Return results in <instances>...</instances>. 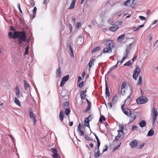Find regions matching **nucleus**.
<instances>
[{
    "mask_svg": "<svg viewBox=\"0 0 158 158\" xmlns=\"http://www.w3.org/2000/svg\"><path fill=\"white\" fill-rule=\"evenodd\" d=\"M106 46L113 48L115 46L114 42L112 40L106 39L103 42Z\"/></svg>",
    "mask_w": 158,
    "mask_h": 158,
    "instance_id": "1",
    "label": "nucleus"
},
{
    "mask_svg": "<svg viewBox=\"0 0 158 158\" xmlns=\"http://www.w3.org/2000/svg\"><path fill=\"white\" fill-rule=\"evenodd\" d=\"M29 116L30 118L33 120V124L35 125L36 123V114H35L33 113V111L31 108L29 110Z\"/></svg>",
    "mask_w": 158,
    "mask_h": 158,
    "instance_id": "2",
    "label": "nucleus"
},
{
    "mask_svg": "<svg viewBox=\"0 0 158 158\" xmlns=\"http://www.w3.org/2000/svg\"><path fill=\"white\" fill-rule=\"evenodd\" d=\"M27 36L24 31H20L19 35L18 40H20L24 42L26 40Z\"/></svg>",
    "mask_w": 158,
    "mask_h": 158,
    "instance_id": "3",
    "label": "nucleus"
},
{
    "mask_svg": "<svg viewBox=\"0 0 158 158\" xmlns=\"http://www.w3.org/2000/svg\"><path fill=\"white\" fill-rule=\"evenodd\" d=\"M158 114V112L156 109L154 107L152 108L151 110V115L152 117L153 120L152 122L153 123L154 122L155 120L156 119V118Z\"/></svg>",
    "mask_w": 158,
    "mask_h": 158,
    "instance_id": "4",
    "label": "nucleus"
},
{
    "mask_svg": "<svg viewBox=\"0 0 158 158\" xmlns=\"http://www.w3.org/2000/svg\"><path fill=\"white\" fill-rule=\"evenodd\" d=\"M147 98L144 97H140L138 98L136 100V102L139 104H144L147 102Z\"/></svg>",
    "mask_w": 158,
    "mask_h": 158,
    "instance_id": "5",
    "label": "nucleus"
},
{
    "mask_svg": "<svg viewBox=\"0 0 158 158\" xmlns=\"http://www.w3.org/2000/svg\"><path fill=\"white\" fill-rule=\"evenodd\" d=\"M131 44H130V45L128 46V47L127 48L126 50L125 51L124 53V55L123 56L122 59V60H124L127 57V54L129 53V51L131 50Z\"/></svg>",
    "mask_w": 158,
    "mask_h": 158,
    "instance_id": "6",
    "label": "nucleus"
},
{
    "mask_svg": "<svg viewBox=\"0 0 158 158\" xmlns=\"http://www.w3.org/2000/svg\"><path fill=\"white\" fill-rule=\"evenodd\" d=\"M127 86V85L125 81H123L121 85L120 93L122 94H124L125 93L124 89Z\"/></svg>",
    "mask_w": 158,
    "mask_h": 158,
    "instance_id": "7",
    "label": "nucleus"
},
{
    "mask_svg": "<svg viewBox=\"0 0 158 158\" xmlns=\"http://www.w3.org/2000/svg\"><path fill=\"white\" fill-rule=\"evenodd\" d=\"M112 52V48L110 47H105L103 50V52L106 54H110Z\"/></svg>",
    "mask_w": 158,
    "mask_h": 158,
    "instance_id": "8",
    "label": "nucleus"
},
{
    "mask_svg": "<svg viewBox=\"0 0 158 158\" xmlns=\"http://www.w3.org/2000/svg\"><path fill=\"white\" fill-rule=\"evenodd\" d=\"M51 151L53 155H52V156L53 158H59V156H58L57 154V152L55 148H52L51 149Z\"/></svg>",
    "mask_w": 158,
    "mask_h": 158,
    "instance_id": "9",
    "label": "nucleus"
},
{
    "mask_svg": "<svg viewBox=\"0 0 158 158\" xmlns=\"http://www.w3.org/2000/svg\"><path fill=\"white\" fill-rule=\"evenodd\" d=\"M128 117L129 119V122L131 123L136 119V116L134 113L131 112L128 115Z\"/></svg>",
    "mask_w": 158,
    "mask_h": 158,
    "instance_id": "10",
    "label": "nucleus"
},
{
    "mask_svg": "<svg viewBox=\"0 0 158 158\" xmlns=\"http://www.w3.org/2000/svg\"><path fill=\"white\" fill-rule=\"evenodd\" d=\"M134 0H127L124 3V5L126 6H131L134 2Z\"/></svg>",
    "mask_w": 158,
    "mask_h": 158,
    "instance_id": "11",
    "label": "nucleus"
},
{
    "mask_svg": "<svg viewBox=\"0 0 158 158\" xmlns=\"http://www.w3.org/2000/svg\"><path fill=\"white\" fill-rule=\"evenodd\" d=\"M138 142L136 140H134L133 141L131 142L130 143V145L131 148H133L136 147L137 144Z\"/></svg>",
    "mask_w": 158,
    "mask_h": 158,
    "instance_id": "12",
    "label": "nucleus"
},
{
    "mask_svg": "<svg viewBox=\"0 0 158 158\" xmlns=\"http://www.w3.org/2000/svg\"><path fill=\"white\" fill-rule=\"evenodd\" d=\"M118 134L116 137L114 141H115V140L117 141L118 140L119 138H120L122 136V135H123V131H118Z\"/></svg>",
    "mask_w": 158,
    "mask_h": 158,
    "instance_id": "13",
    "label": "nucleus"
},
{
    "mask_svg": "<svg viewBox=\"0 0 158 158\" xmlns=\"http://www.w3.org/2000/svg\"><path fill=\"white\" fill-rule=\"evenodd\" d=\"M97 150V152H95L94 157L95 158H98L101 155V154L100 153L99 148H98V146H97V147L95 149V150Z\"/></svg>",
    "mask_w": 158,
    "mask_h": 158,
    "instance_id": "14",
    "label": "nucleus"
},
{
    "mask_svg": "<svg viewBox=\"0 0 158 158\" xmlns=\"http://www.w3.org/2000/svg\"><path fill=\"white\" fill-rule=\"evenodd\" d=\"M64 117V111L63 110H61L59 114V118L60 120L63 122Z\"/></svg>",
    "mask_w": 158,
    "mask_h": 158,
    "instance_id": "15",
    "label": "nucleus"
},
{
    "mask_svg": "<svg viewBox=\"0 0 158 158\" xmlns=\"http://www.w3.org/2000/svg\"><path fill=\"white\" fill-rule=\"evenodd\" d=\"M119 28V27L118 25H116L114 26L110 27L109 29L110 31L114 32L117 31Z\"/></svg>",
    "mask_w": 158,
    "mask_h": 158,
    "instance_id": "16",
    "label": "nucleus"
},
{
    "mask_svg": "<svg viewBox=\"0 0 158 158\" xmlns=\"http://www.w3.org/2000/svg\"><path fill=\"white\" fill-rule=\"evenodd\" d=\"M19 32L20 31H15L12 35V38L14 39H15L18 37Z\"/></svg>",
    "mask_w": 158,
    "mask_h": 158,
    "instance_id": "17",
    "label": "nucleus"
},
{
    "mask_svg": "<svg viewBox=\"0 0 158 158\" xmlns=\"http://www.w3.org/2000/svg\"><path fill=\"white\" fill-rule=\"evenodd\" d=\"M80 97L81 99H85L86 94H85V92L84 91H81L80 92Z\"/></svg>",
    "mask_w": 158,
    "mask_h": 158,
    "instance_id": "18",
    "label": "nucleus"
},
{
    "mask_svg": "<svg viewBox=\"0 0 158 158\" xmlns=\"http://www.w3.org/2000/svg\"><path fill=\"white\" fill-rule=\"evenodd\" d=\"M89 117H90V115H89L88 118H86L84 121L85 125L87 127H89Z\"/></svg>",
    "mask_w": 158,
    "mask_h": 158,
    "instance_id": "19",
    "label": "nucleus"
},
{
    "mask_svg": "<svg viewBox=\"0 0 158 158\" xmlns=\"http://www.w3.org/2000/svg\"><path fill=\"white\" fill-rule=\"evenodd\" d=\"M56 75L57 77H59L61 76V68L59 67L56 70Z\"/></svg>",
    "mask_w": 158,
    "mask_h": 158,
    "instance_id": "20",
    "label": "nucleus"
},
{
    "mask_svg": "<svg viewBox=\"0 0 158 158\" xmlns=\"http://www.w3.org/2000/svg\"><path fill=\"white\" fill-rule=\"evenodd\" d=\"M123 112L127 116L129 115V114H131V112L130 110L128 108H127L125 110H123Z\"/></svg>",
    "mask_w": 158,
    "mask_h": 158,
    "instance_id": "21",
    "label": "nucleus"
},
{
    "mask_svg": "<svg viewBox=\"0 0 158 158\" xmlns=\"http://www.w3.org/2000/svg\"><path fill=\"white\" fill-rule=\"evenodd\" d=\"M76 0H73L72 2L69 6V9H72L74 7Z\"/></svg>",
    "mask_w": 158,
    "mask_h": 158,
    "instance_id": "22",
    "label": "nucleus"
},
{
    "mask_svg": "<svg viewBox=\"0 0 158 158\" xmlns=\"http://www.w3.org/2000/svg\"><path fill=\"white\" fill-rule=\"evenodd\" d=\"M106 94L108 97L110 95V93L109 91L107 84L106 83Z\"/></svg>",
    "mask_w": 158,
    "mask_h": 158,
    "instance_id": "23",
    "label": "nucleus"
},
{
    "mask_svg": "<svg viewBox=\"0 0 158 158\" xmlns=\"http://www.w3.org/2000/svg\"><path fill=\"white\" fill-rule=\"evenodd\" d=\"M16 95L17 98L20 97L19 95L20 94V90L18 86L17 85L16 87Z\"/></svg>",
    "mask_w": 158,
    "mask_h": 158,
    "instance_id": "24",
    "label": "nucleus"
},
{
    "mask_svg": "<svg viewBox=\"0 0 158 158\" xmlns=\"http://www.w3.org/2000/svg\"><path fill=\"white\" fill-rule=\"evenodd\" d=\"M146 124V122L145 120H142L139 123V126L141 127H145Z\"/></svg>",
    "mask_w": 158,
    "mask_h": 158,
    "instance_id": "25",
    "label": "nucleus"
},
{
    "mask_svg": "<svg viewBox=\"0 0 158 158\" xmlns=\"http://www.w3.org/2000/svg\"><path fill=\"white\" fill-rule=\"evenodd\" d=\"M101 48L99 46L97 47L94 48L91 51V52L93 53L100 50Z\"/></svg>",
    "mask_w": 158,
    "mask_h": 158,
    "instance_id": "26",
    "label": "nucleus"
},
{
    "mask_svg": "<svg viewBox=\"0 0 158 158\" xmlns=\"http://www.w3.org/2000/svg\"><path fill=\"white\" fill-rule=\"evenodd\" d=\"M118 100V97L117 96H114L112 98V101L113 103L115 104L117 102Z\"/></svg>",
    "mask_w": 158,
    "mask_h": 158,
    "instance_id": "27",
    "label": "nucleus"
},
{
    "mask_svg": "<svg viewBox=\"0 0 158 158\" xmlns=\"http://www.w3.org/2000/svg\"><path fill=\"white\" fill-rule=\"evenodd\" d=\"M154 134V131L152 130L151 129L150 130L148 133V135L149 136H152Z\"/></svg>",
    "mask_w": 158,
    "mask_h": 158,
    "instance_id": "28",
    "label": "nucleus"
},
{
    "mask_svg": "<svg viewBox=\"0 0 158 158\" xmlns=\"http://www.w3.org/2000/svg\"><path fill=\"white\" fill-rule=\"evenodd\" d=\"M91 107V105H90V104H89L88 105V106L87 107V108L84 110L83 111V112L85 113L87 112L88 111H89Z\"/></svg>",
    "mask_w": 158,
    "mask_h": 158,
    "instance_id": "29",
    "label": "nucleus"
},
{
    "mask_svg": "<svg viewBox=\"0 0 158 158\" xmlns=\"http://www.w3.org/2000/svg\"><path fill=\"white\" fill-rule=\"evenodd\" d=\"M141 72V70L139 67L136 68L134 71V73H136L137 74H139Z\"/></svg>",
    "mask_w": 158,
    "mask_h": 158,
    "instance_id": "30",
    "label": "nucleus"
},
{
    "mask_svg": "<svg viewBox=\"0 0 158 158\" xmlns=\"http://www.w3.org/2000/svg\"><path fill=\"white\" fill-rule=\"evenodd\" d=\"M23 82L24 83V88H25V89L26 90L30 86V85L29 84L27 83L25 80H24Z\"/></svg>",
    "mask_w": 158,
    "mask_h": 158,
    "instance_id": "31",
    "label": "nucleus"
},
{
    "mask_svg": "<svg viewBox=\"0 0 158 158\" xmlns=\"http://www.w3.org/2000/svg\"><path fill=\"white\" fill-rule=\"evenodd\" d=\"M69 78V75H66L62 79V81H64L66 82L67 81Z\"/></svg>",
    "mask_w": 158,
    "mask_h": 158,
    "instance_id": "32",
    "label": "nucleus"
},
{
    "mask_svg": "<svg viewBox=\"0 0 158 158\" xmlns=\"http://www.w3.org/2000/svg\"><path fill=\"white\" fill-rule=\"evenodd\" d=\"M142 77L140 76L139 77L138 80L137 82V85H140L142 84Z\"/></svg>",
    "mask_w": 158,
    "mask_h": 158,
    "instance_id": "33",
    "label": "nucleus"
},
{
    "mask_svg": "<svg viewBox=\"0 0 158 158\" xmlns=\"http://www.w3.org/2000/svg\"><path fill=\"white\" fill-rule=\"evenodd\" d=\"M95 136L97 142V146H98V148H99L100 146V142L99 141V139L97 136L95 134Z\"/></svg>",
    "mask_w": 158,
    "mask_h": 158,
    "instance_id": "34",
    "label": "nucleus"
},
{
    "mask_svg": "<svg viewBox=\"0 0 158 158\" xmlns=\"http://www.w3.org/2000/svg\"><path fill=\"white\" fill-rule=\"evenodd\" d=\"M15 102L19 106H21L19 101L16 97H15Z\"/></svg>",
    "mask_w": 158,
    "mask_h": 158,
    "instance_id": "35",
    "label": "nucleus"
},
{
    "mask_svg": "<svg viewBox=\"0 0 158 158\" xmlns=\"http://www.w3.org/2000/svg\"><path fill=\"white\" fill-rule=\"evenodd\" d=\"M132 64V62H131V60L128 61V62H127L126 63H125L124 65V66L127 65L128 66H131Z\"/></svg>",
    "mask_w": 158,
    "mask_h": 158,
    "instance_id": "36",
    "label": "nucleus"
},
{
    "mask_svg": "<svg viewBox=\"0 0 158 158\" xmlns=\"http://www.w3.org/2000/svg\"><path fill=\"white\" fill-rule=\"evenodd\" d=\"M139 74H137L136 73L133 72V78L135 80H136L138 77V75H139Z\"/></svg>",
    "mask_w": 158,
    "mask_h": 158,
    "instance_id": "37",
    "label": "nucleus"
},
{
    "mask_svg": "<svg viewBox=\"0 0 158 158\" xmlns=\"http://www.w3.org/2000/svg\"><path fill=\"white\" fill-rule=\"evenodd\" d=\"M69 48V49L70 52V55L71 56L73 57V50L72 48V46H71Z\"/></svg>",
    "mask_w": 158,
    "mask_h": 158,
    "instance_id": "38",
    "label": "nucleus"
},
{
    "mask_svg": "<svg viewBox=\"0 0 158 158\" xmlns=\"http://www.w3.org/2000/svg\"><path fill=\"white\" fill-rule=\"evenodd\" d=\"M119 129L118 131H123V130H124V127L123 125H119Z\"/></svg>",
    "mask_w": 158,
    "mask_h": 158,
    "instance_id": "39",
    "label": "nucleus"
},
{
    "mask_svg": "<svg viewBox=\"0 0 158 158\" xmlns=\"http://www.w3.org/2000/svg\"><path fill=\"white\" fill-rule=\"evenodd\" d=\"M70 110L69 109H65V113L66 115H68L70 114Z\"/></svg>",
    "mask_w": 158,
    "mask_h": 158,
    "instance_id": "40",
    "label": "nucleus"
},
{
    "mask_svg": "<svg viewBox=\"0 0 158 158\" xmlns=\"http://www.w3.org/2000/svg\"><path fill=\"white\" fill-rule=\"evenodd\" d=\"M125 34H124L123 35H121L119 36L117 40H122L123 38L125 36Z\"/></svg>",
    "mask_w": 158,
    "mask_h": 158,
    "instance_id": "41",
    "label": "nucleus"
},
{
    "mask_svg": "<svg viewBox=\"0 0 158 158\" xmlns=\"http://www.w3.org/2000/svg\"><path fill=\"white\" fill-rule=\"evenodd\" d=\"M64 106L66 108L69 107V102H65L64 103Z\"/></svg>",
    "mask_w": 158,
    "mask_h": 158,
    "instance_id": "42",
    "label": "nucleus"
},
{
    "mask_svg": "<svg viewBox=\"0 0 158 158\" xmlns=\"http://www.w3.org/2000/svg\"><path fill=\"white\" fill-rule=\"evenodd\" d=\"M147 39L149 41H150L152 39V35L151 34L149 35L147 37Z\"/></svg>",
    "mask_w": 158,
    "mask_h": 158,
    "instance_id": "43",
    "label": "nucleus"
},
{
    "mask_svg": "<svg viewBox=\"0 0 158 158\" xmlns=\"http://www.w3.org/2000/svg\"><path fill=\"white\" fill-rule=\"evenodd\" d=\"M103 120H105L106 118L104 116H101L99 118V122H102Z\"/></svg>",
    "mask_w": 158,
    "mask_h": 158,
    "instance_id": "44",
    "label": "nucleus"
},
{
    "mask_svg": "<svg viewBox=\"0 0 158 158\" xmlns=\"http://www.w3.org/2000/svg\"><path fill=\"white\" fill-rule=\"evenodd\" d=\"M30 4L29 5L33 7L35 5V3L32 0H30Z\"/></svg>",
    "mask_w": 158,
    "mask_h": 158,
    "instance_id": "45",
    "label": "nucleus"
},
{
    "mask_svg": "<svg viewBox=\"0 0 158 158\" xmlns=\"http://www.w3.org/2000/svg\"><path fill=\"white\" fill-rule=\"evenodd\" d=\"M94 60H91L89 62V67L90 68L92 66V64H93V62H94Z\"/></svg>",
    "mask_w": 158,
    "mask_h": 158,
    "instance_id": "46",
    "label": "nucleus"
},
{
    "mask_svg": "<svg viewBox=\"0 0 158 158\" xmlns=\"http://www.w3.org/2000/svg\"><path fill=\"white\" fill-rule=\"evenodd\" d=\"M132 129L133 131H135V130L137 131L138 130V127H137L135 125H134V126H132Z\"/></svg>",
    "mask_w": 158,
    "mask_h": 158,
    "instance_id": "47",
    "label": "nucleus"
},
{
    "mask_svg": "<svg viewBox=\"0 0 158 158\" xmlns=\"http://www.w3.org/2000/svg\"><path fill=\"white\" fill-rule=\"evenodd\" d=\"M108 107L110 109H111L112 106V103L111 102H108L107 104Z\"/></svg>",
    "mask_w": 158,
    "mask_h": 158,
    "instance_id": "48",
    "label": "nucleus"
},
{
    "mask_svg": "<svg viewBox=\"0 0 158 158\" xmlns=\"http://www.w3.org/2000/svg\"><path fill=\"white\" fill-rule=\"evenodd\" d=\"M139 18L142 20L144 21V20H146V18L145 17H143V16H139Z\"/></svg>",
    "mask_w": 158,
    "mask_h": 158,
    "instance_id": "49",
    "label": "nucleus"
},
{
    "mask_svg": "<svg viewBox=\"0 0 158 158\" xmlns=\"http://www.w3.org/2000/svg\"><path fill=\"white\" fill-rule=\"evenodd\" d=\"M8 36L9 37V38L10 39H11V38H12V32H9V33H8Z\"/></svg>",
    "mask_w": 158,
    "mask_h": 158,
    "instance_id": "50",
    "label": "nucleus"
},
{
    "mask_svg": "<svg viewBox=\"0 0 158 158\" xmlns=\"http://www.w3.org/2000/svg\"><path fill=\"white\" fill-rule=\"evenodd\" d=\"M28 46H27L25 48V55H27L28 53Z\"/></svg>",
    "mask_w": 158,
    "mask_h": 158,
    "instance_id": "51",
    "label": "nucleus"
},
{
    "mask_svg": "<svg viewBox=\"0 0 158 158\" xmlns=\"http://www.w3.org/2000/svg\"><path fill=\"white\" fill-rule=\"evenodd\" d=\"M84 83V82L83 81H82L79 84V87L80 88H81L83 86Z\"/></svg>",
    "mask_w": 158,
    "mask_h": 158,
    "instance_id": "52",
    "label": "nucleus"
},
{
    "mask_svg": "<svg viewBox=\"0 0 158 158\" xmlns=\"http://www.w3.org/2000/svg\"><path fill=\"white\" fill-rule=\"evenodd\" d=\"M79 134L80 136H83L84 135V132L82 130L79 131Z\"/></svg>",
    "mask_w": 158,
    "mask_h": 158,
    "instance_id": "53",
    "label": "nucleus"
},
{
    "mask_svg": "<svg viewBox=\"0 0 158 158\" xmlns=\"http://www.w3.org/2000/svg\"><path fill=\"white\" fill-rule=\"evenodd\" d=\"M85 139L88 141H91L92 140V139L87 135H85Z\"/></svg>",
    "mask_w": 158,
    "mask_h": 158,
    "instance_id": "54",
    "label": "nucleus"
},
{
    "mask_svg": "<svg viewBox=\"0 0 158 158\" xmlns=\"http://www.w3.org/2000/svg\"><path fill=\"white\" fill-rule=\"evenodd\" d=\"M65 83V81H62V80H61L60 86H62L64 85Z\"/></svg>",
    "mask_w": 158,
    "mask_h": 158,
    "instance_id": "55",
    "label": "nucleus"
},
{
    "mask_svg": "<svg viewBox=\"0 0 158 158\" xmlns=\"http://www.w3.org/2000/svg\"><path fill=\"white\" fill-rule=\"evenodd\" d=\"M105 148L103 150V152H105V151H107L108 148V147L106 145H105Z\"/></svg>",
    "mask_w": 158,
    "mask_h": 158,
    "instance_id": "56",
    "label": "nucleus"
},
{
    "mask_svg": "<svg viewBox=\"0 0 158 158\" xmlns=\"http://www.w3.org/2000/svg\"><path fill=\"white\" fill-rule=\"evenodd\" d=\"M144 145V143H142V144H141L139 146V149H142L143 147V146Z\"/></svg>",
    "mask_w": 158,
    "mask_h": 158,
    "instance_id": "57",
    "label": "nucleus"
},
{
    "mask_svg": "<svg viewBox=\"0 0 158 158\" xmlns=\"http://www.w3.org/2000/svg\"><path fill=\"white\" fill-rule=\"evenodd\" d=\"M120 145H118L116 147H114L113 148V151H115L117 149H118Z\"/></svg>",
    "mask_w": 158,
    "mask_h": 158,
    "instance_id": "58",
    "label": "nucleus"
},
{
    "mask_svg": "<svg viewBox=\"0 0 158 158\" xmlns=\"http://www.w3.org/2000/svg\"><path fill=\"white\" fill-rule=\"evenodd\" d=\"M81 26V23L80 22H78L77 23L76 27L79 28Z\"/></svg>",
    "mask_w": 158,
    "mask_h": 158,
    "instance_id": "59",
    "label": "nucleus"
},
{
    "mask_svg": "<svg viewBox=\"0 0 158 158\" xmlns=\"http://www.w3.org/2000/svg\"><path fill=\"white\" fill-rule=\"evenodd\" d=\"M37 10V8L36 7H35L34 9L33 10V14H36V11Z\"/></svg>",
    "mask_w": 158,
    "mask_h": 158,
    "instance_id": "60",
    "label": "nucleus"
},
{
    "mask_svg": "<svg viewBox=\"0 0 158 158\" xmlns=\"http://www.w3.org/2000/svg\"><path fill=\"white\" fill-rule=\"evenodd\" d=\"M81 124L80 123L78 125L77 130L78 131H79L81 130Z\"/></svg>",
    "mask_w": 158,
    "mask_h": 158,
    "instance_id": "61",
    "label": "nucleus"
},
{
    "mask_svg": "<svg viewBox=\"0 0 158 158\" xmlns=\"http://www.w3.org/2000/svg\"><path fill=\"white\" fill-rule=\"evenodd\" d=\"M18 41H19V46H22V42H23V41L21 40H18Z\"/></svg>",
    "mask_w": 158,
    "mask_h": 158,
    "instance_id": "62",
    "label": "nucleus"
},
{
    "mask_svg": "<svg viewBox=\"0 0 158 158\" xmlns=\"http://www.w3.org/2000/svg\"><path fill=\"white\" fill-rule=\"evenodd\" d=\"M138 28L136 27H134L133 28L132 30L134 31H136L138 30Z\"/></svg>",
    "mask_w": 158,
    "mask_h": 158,
    "instance_id": "63",
    "label": "nucleus"
},
{
    "mask_svg": "<svg viewBox=\"0 0 158 158\" xmlns=\"http://www.w3.org/2000/svg\"><path fill=\"white\" fill-rule=\"evenodd\" d=\"M137 56L136 55L132 59V60L133 61H134L136 60V58Z\"/></svg>",
    "mask_w": 158,
    "mask_h": 158,
    "instance_id": "64",
    "label": "nucleus"
}]
</instances>
